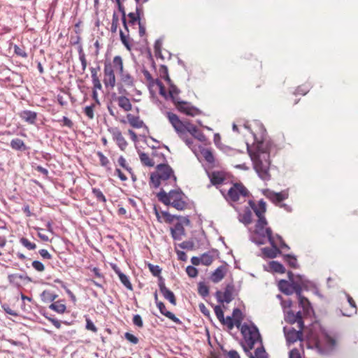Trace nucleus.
<instances>
[{
	"label": "nucleus",
	"instance_id": "1",
	"mask_svg": "<svg viewBox=\"0 0 358 358\" xmlns=\"http://www.w3.org/2000/svg\"><path fill=\"white\" fill-rule=\"evenodd\" d=\"M248 203L258 217L253 230L254 236H255V238H258V240L255 241L258 244H264L266 238L269 240L274 238L271 229L267 227L268 222L264 216V213L266 210V202L263 200H260L256 203L255 201L250 200Z\"/></svg>",
	"mask_w": 358,
	"mask_h": 358
},
{
	"label": "nucleus",
	"instance_id": "2",
	"mask_svg": "<svg viewBox=\"0 0 358 358\" xmlns=\"http://www.w3.org/2000/svg\"><path fill=\"white\" fill-rule=\"evenodd\" d=\"M176 179L173 169L169 164L161 162L157 165L155 171L150 174V183L153 187L157 188L161 185L175 184Z\"/></svg>",
	"mask_w": 358,
	"mask_h": 358
},
{
	"label": "nucleus",
	"instance_id": "3",
	"mask_svg": "<svg viewBox=\"0 0 358 358\" xmlns=\"http://www.w3.org/2000/svg\"><path fill=\"white\" fill-rule=\"evenodd\" d=\"M157 197L164 205L171 206L178 210L186 209L188 205L186 196L180 189L171 190L169 193L162 189L157 193Z\"/></svg>",
	"mask_w": 358,
	"mask_h": 358
},
{
	"label": "nucleus",
	"instance_id": "4",
	"mask_svg": "<svg viewBox=\"0 0 358 358\" xmlns=\"http://www.w3.org/2000/svg\"><path fill=\"white\" fill-rule=\"evenodd\" d=\"M227 186L221 187L220 192L228 202H236L250 195V192L242 182H233L231 180Z\"/></svg>",
	"mask_w": 358,
	"mask_h": 358
},
{
	"label": "nucleus",
	"instance_id": "5",
	"mask_svg": "<svg viewBox=\"0 0 358 358\" xmlns=\"http://www.w3.org/2000/svg\"><path fill=\"white\" fill-rule=\"evenodd\" d=\"M254 169L259 177L263 180L268 181L271 176L269 172L270 155L267 152L258 151L252 157Z\"/></svg>",
	"mask_w": 358,
	"mask_h": 358
},
{
	"label": "nucleus",
	"instance_id": "6",
	"mask_svg": "<svg viewBox=\"0 0 358 358\" xmlns=\"http://www.w3.org/2000/svg\"><path fill=\"white\" fill-rule=\"evenodd\" d=\"M241 332L246 344V346L243 345L245 352H249L253 349L257 342L262 344V340L259 329L254 324L244 323L241 326Z\"/></svg>",
	"mask_w": 358,
	"mask_h": 358
},
{
	"label": "nucleus",
	"instance_id": "7",
	"mask_svg": "<svg viewBox=\"0 0 358 358\" xmlns=\"http://www.w3.org/2000/svg\"><path fill=\"white\" fill-rule=\"evenodd\" d=\"M139 158L143 165L149 167H152L165 159L164 155L157 150H153L150 155L141 152L139 153Z\"/></svg>",
	"mask_w": 358,
	"mask_h": 358
},
{
	"label": "nucleus",
	"instance_id": "8",
	"mask_svg": "<svg viewBox=\"0 0 358 358\" xmlns=\"http://www.w3.org/2000/svg\"><path fill=\"white\" fill-rule=\"evenodd\" d=\"M272 248H264L262 251L264 255L268 258H275L280 253V250L278 248V245L281 247H286L287 245L284 243L283 240L280 236L276 235L275 237L268 240Z\"/></svg>",
	"mask_w": 358,
	"mask_h": 358
},
{
	"label": "nucleus",
	"instance_id": "9",
	"mask_svg": "<svg viewBox=\"0 0 358 358\" xmlns=\"http://www.w3.org/2000/svg\"><path fill=\"white\" fill-rule=\"evenodd\" d=\"M208 175L211 184L216 186L220 189H221V187H226L225 186H227L231 182V180L224 171H214L208 173Z\"/></svg>",
	"mask_w": 358,
	"mask_h": 358
},
{
	"label": "nucleus",
	"instance_id": "10",
	"mask_svg": "<svg viewBox=\"0 0 358 358\" xmlns=\"http://www.w3.org/2000/svg\"><path fill=\"white\" fill-rule=\"evenodd\" d=\"M287 275L296 295L301 294L303 289L308 288V281L303 276L294 275L291 271L287 273Z\"/></svg>",
	"mask_w": 358,
	"mask_h": 358
},
{
	"label": "nucleus",
	"instance_id": "11",
	"mask_svg": "<svg viewBox=\"0 0 358 358\" xmlns=\"http://www.w3.org/2000/svg\"><path fill=\"white\" fill-rule=\"evenodd\" d=\"M108 131L111 134L113 140L116 143L118 148L122 151H124L128 146V142L120 129L118 127H110L108 129Z\"/></svg>",
	"mask_w": 358,
	"mask_h": 358
},
{
	"label": "nucleus",
	"instance_id": "12",
	"mask_svg": "<svg viewBox=\"0 0 358 358\" xmlns=\"http://www.w3.org/2000/svg\"><path fill=\"white\" fill-rule=\"evenodd\" d=\"M175 106L180 112L189 116L194 117L201 114V111L199 108L186 101H178Z\"/></svg>",
	"mask_w": 358,
	"mask_h": 358
},
{
	"label": "nucleus",
	"instance_id": "13",
	"mask_svg": "<svg viewBox=\"0 0 358 358\" xmlns=\"http://www.w3.org/2000/svg\"><path fill=\"white\" fill-rule=\"evenodd\" d=\"M263 194L271 202H273L275 205H279L280 206H282V205H280V203L284 200L287 199L289 196L288 192L287 191L275 192L268 189H264L263 191Z\"/></svg>",
	"mask_w": 358,
	"mask_h": 358
},
{
	"label": "nucleus",
	"instance_id": "14",
	"mask_svg": "<svg viewBox=\"0 0 358 358\" xmlns=\"http://www.w3.org/2000/svg\"><path fill=\"white\" fill-rule=\"evenodd\" d=\"M166 115L169 122L171 124L178 134L183 133V131H185V128L188 122L181 121L176 114L171 112H167Z\"/></svg>",
	"mask_w": 358,
	"mask_h": 358
},
{
	"label": "nucleus",
	"instance_id": "15",
	"mask_svg": "<svg viewBox=\"0 0 358 358\" xmlns=\"http://www.w3.org/2000/svg\"><path fill=\"white\" fill-rule=\"evenodd\" d=\"M234 292V287L231 284H228L224 291L222 292L221 291H217L215 293L216 298L220 303H229L231 302L233 299V294Z\"/></svg>",
	"mask_w": 358,
	"mask_h": 358
},
{
	"label": "nucleus",
	"instance_id": "16",
	"mask_svg": "<svg viewBox=\"0 0 358 358\" xmlns=\"http://www.w3.org/2000/svg\"><path fill=\"white\" fill-rule=\"evenodd\" d=\"M303 317H305L301 311L294 313L292 310H289L285 316V320L290 324L296 323V327L299 329H303L304 322Z\"/></svg>",
	"mask_w": 358,
	"mask_h": 358
},
{
	"label": "nucleus",
	"instance_id": "17",
	"mask_svg": "<svg viewBox=\"0 0 358 358\" xmlns=\"http://www.w3.org/2000/svg\"><path fill=\"white\" fill-rule=\"evenodd\" d=\"M115 69H104L103 83L106 88L113 89L115 85Z\"/></svg>",
	"mask_w": 358,
	"mask_h": 358
},
{
	"label": "nucleus",
	"instance_id": "18",
	"mask_svg": "<svg viewBox=\"0 0 358 358\" xmlns=\"http://www.w3.org/2000/svg\"><path fill=\"white\" fill-rule=\"evenodd\" d=\"M185 131L189 132L194 138H196L202 143H206L207 141V138L205 134L195 125L191 124L190 122H187Z\"/></svg>",
	"mask_w": 358,
	"mask_h": 358
},
{
	"label": "nucleus",
	"instance_id": "19",
	"mask_svg": "<svg viewBox=\"0 0 358 358\" xmlns=\"http://www.w3.org/2000/svg\"><path fill=\"white\" fill-rule=\"evenodd\" d=\"M111 268L115 271V273L118 275L120 280L122 283V285L129 290H133V286L131 283L129 277L124 274L120 268L115 264H110Z\"/></svg>",
	"mask_w": 358,
	"mask_h": 358
},
{
	"label": "nucleus",
	"instance_id": "20",
	"mask_svg": "<svg viewBox=\"0 0 358 358\" xmlns=\"http://www.w3.org/2000/svg\"><path fill=\"white\" fill-rule=\"evenodd\" d=\"M299 306L302 308V315L304 317H307L310 315L313 312V308L308 299L305 296H302L301 294H297Z\"/></svg>",
	"mask_w": 358,
	"mask_h": 358
},
{
	"label": "nucleus",
	"instance_id": "21",
	"mask_svg": "<svg viewBox=\"0 0 358 358\" xmlns=\"http://www.w3.org/2000/svg\"><path fill=\"white\" fill-rule=\"evenodd\" d=\"M159 287L161 293L164 296V297L168 300L171 304L173 306L176 305V299L172 291L169 289L166 286L164 282L162 280H160L159 283Z\"/></svg>",
	"mask_w": 358,
	"mask_h": 358
},
{
	"label": "nucleus",
	"instance_id": "22",
	"mask_svg": "<svg viewBox=\"0 0 358 358\" xmlns=\"http://www.w3.org/2000/svg\"><path fill=\"white\" fill-rule=\"evenodd\" d=\"M227 268L225 266L217 267L210 275V280L214 283L220 282L226 275Z\"/></svg>",
	"mask_w": 358,
	"mask_h": 358
},
{
	"label": "nucleus",
	"instance_id": "23",
	"mask_svg": "<svg viewBox=\"0 0 358 358\" xmlns=\"http://www.w3.org/2000/svg\"><path fill=\"white\" fill-rule=\"evenodd\" d=\"M157 306L162 315H164V316H166V317L170 319L171 321H173L176 324H182V322L179 318L176 317L173 313H172L171 312L168 311L166 310V306L163 302L157 303Z\"/></svg>",
	"mask_w": 358,
	"mask_h": 358
},
{
	"label": "nucleus",
	"instance_id": "24",
	"mask_svg": "<svg viewBox=\"0 0 358 358\" xmlns=\"http://www.w3.org/2000/svg\"><path fill=\"white\" fill-rule=\"evenodd\" d=\"M171 235L175 240H181L185 234V230L182 223L177 222L171 229Z\"/></svg>",
	"mask_w": 358,
	"mask_h": 358
},
{
	"label": "nucleus",
	"instance_id": "25",
	"mask_svg": "<svg viewBox=\"0 0 358 358\" xmlns=\"http://www.w3.org/2000/svg\"><path fill=\"white\" fill-rule=\"evenodd\" d=\"M117 74L120 76V80L125 85L132 86L134 85L133 77L124 70V69H115Z\"/></svg>",
	"mask_w": 358,
	"mask_h": 358
},
{
	"label": "nucleus",
	"instance_id": "26",
	"mask_svg": "<svg viewBox=\"0 0 358 358\" xmlns=\"http://www.w3.org/2000/svg\"><path fill=\"white\" fill-rule=\"evenodd\" d=\"M302 331L303 329H298V330L294 329L288 330L286 333V338L287 342L293 343L299 340H301L303 336Z\"/></svg>",
	"mask_w": 358,
	"mask_h": 358
},
{
	"label": "nucleus",
	"instance_id": "27",
	"mask_svg": "<svg viewBox=\"0 0 358 358\" xmlns=\"http://www.w3.org/2000/svg\"><path fill=\"white\" fill-rule=\"evenodd\" d=\"M279 289L287 295H290L295 292L292 282L286 280H280L278 284Z\"/></svg>",
	"mask_w": 358,
	"mask_h": 358
},
{
	"label": "nucleus",
	"instance_id": "28",
	"mask_svg": "<svg viewBox=\"0 0 358 358\" xmlns=\"http://www.w3.org/2000/svg\"><path fill=\"white\" fill-rule=\"evenodd\" d=\"M19 116L30 124L35 123L37 118V113L31 110H23L19 113Z\"/></svg>",
	"mask_w": 358,
	"mask_h": 358
},
{
	"label": "nucleus",
	"instance_id": "29",
	"mask_svg": "<svg viewBox=\"0 0 358 358\" xmlns=\"http://www.w3.org/2000/svg\"><path fill=\"white\" fill-rule=\"evenodd\" d=\"M127 122L131 127L136 129L142 128L144 126V122L138 116L134 115L133 114L128 113L126 116Z\"/></svg>",
	"mask_w": 358,
	"mask_h": 358
},
{
	"label": "nucleus",
	"instance_id": "30",
	"mask_svg": "<svg viewBox=\"0 0 358 358\" xmlns=\"http://www.w3.org/2000/svg\"><path fill=\"white\" fill-rule=\"evenodd\" d=\"M115 101L117 103L118 106L126 112L130 111L132 109V105L130 100L124 96H119L116 97Z\"/></svg>",
	"mask_w": 358,
	"mask_h": 358
},
{
	"label": "nucleus",
	"instance_id": "31",
	"mask_svg": "<svg viewBox=\"0 0 358 358\" xmlns=\"http://www.w3.org/2000/svg\"><path fill=\"white\" fill-rule=\"evenodd\" d=\"M347 299L350 308L347 309L344 308V309L342 310V313L343 315L350 317L357 313V306L355 301L351 296L347 294Z\"/></svg>",
	"mask_w": 358,
	"mask_h": 358
},
{
	"label": "nucleus",
	"instance_id": "32",
	"mask_svg": "<svg viewBox=\"0 0 358 358\" xmlns=\"http://www.w3.org/2000/svg\"><path fill=\"white\" fill-rule=\"evenodd\" d=\"M58 295L50 290H44L41 294V299L43 303H50L55 300Z\"/></svg>",
	"mask_w": 358,
	"mask_h": 358
},
{
	"label": "nucleus",
	"instance_id": "33",
	"mask_svg": "<svg viewBox=\"0 0 358 358\" xmlns=\"http://www.w3.org/2000/svg\"><path fill=\"white\" fill-rule=\"evenodd\" d=\"M324 343L327 349H333L337 344V338L335 336L325 334L324 335Z\"/></svg>",
	"mask_w": 358,
	"mask_h": 358
},
{
	"label": "nucleus",
	"instance_id": "34",
	"mask_svg": "<svg viewBox=\"0 0 358 358\" xmlns=\"http://www.w3.org/2000/svg\"><path fill=\"white\" fill-rule=\"evenodd\" d=\"M239 220L245 224H249L252 222V213L249 208L244 210L239 215Z\"/></svg>",
	"mask_w": 358,
	"mask_h": 358
},
{
	"label": "nucleus",
	"instance_id": "35",
	"mask_svg": "<svg viewBox=\"0 0 358 358\" xmlns=\"http://www.w3.org/2000/svg\"><path fill=\"white\" fill-rule=\"evenodd\" d=\"M96 155L99 159L100 165L104 167L107 171L110 172L112 171L110 163L107 157H106L101 152L98 151Z\"/></svg>",
	"mask_w": 358,
	"mask_h": 358
},
{
	"label": "nucleus",
	"instance_id": "36",
	"mask_svg": "<svg viewBox=\"0 0 358 358\" xmlns=\"http://www.w3.org/2000/svg\"><path fill=\"white\" fill-rule=\"evenodd\" d=\"M49 308L58 313L62 314L65 312L66 307L62 301H57L54 303H52L49 306Z\"/></svg>",
	"mask_w": 358,
	"mask_h": 358
},
{
	"label": "nucleus",
	"instance_id": "37",
	"mask_svg": "<svg viewBox=\"0 0 358 358\" xmlns=\"http://www.w3.org/2000/svg\"><path fill=\"white\" fill-rule=\"evenodd\" d=\"M268 266L271 271L278 273H285V268L284 266L278 262L271 261L268 264Z\"/></svg>",
	"mask_w": 358,
	"mask_h": 358
},
{
	"label": "nucleus",
	"instance_id": "38",
	"mask_svg": "<svg viewBox=\"0 0 358 358\" xmlns=\"http://www.w3.org/2000/svg\"><path fill=\"white\" fill-rule=\"evenodd\" d=\"M141 6H136V13H129L128 16L129 17V23L131 24H138L140 21V13L141 11Z\"/></svg>",
	"mask_w": 358,
	"mask_h": 358
},
{
	"label": "nucleus",
	"instance_id": "39",
	"mask_svg": "<svg viewBox=\"0 0 358 358\" xmlns=\"http://www.w3.org/2000/svg\"><path fill=\"white\" fill-rule=\"evenodd\" d=\"M10 147L15 150H25L27 149L24 141L20 138H15L10 141Z\"/></svg>",
	"mask_w": 358,
	"mask_h": 358
},
{
	"label": "nucleus",
	"instance_id": "40",
	"mask_svg": "<svg viewBox=\"0 0 358 358\" xmlns=\"http://www.w3.org/2000/svg\"><path fill=\"white\" fill-rule=\"evenodd\" d=\"M201 154L208 163L213 164L215 162L214 155L211 150L203 148L201 150Z\"/></svg>",
	"mask_w": 358,
	"mask_h": 358
},
{
	"label": "nucleus",
	"instance_id": "41",
	"mask_svg": "<svg viewBox=\"0 0 358 358\" xmlns=\"http://www.w3.org/2000/svg\"><path fill=\"white\" fill-rule=\"evenodd\" d=\"M92 83H93V90H102L101 83L96 76V69H92Z\"/></svg>",
	"mask_w": 358,
	"mask_h": 358
},
{
	"label": "nucleus",
	"instance_id": "42",
	"mask_svg": "<svg viewBox=\"0 0 358 358\" xmlns=\"http://www.w3.org/2000/svg\"><path fill=\"white\" fill-rule=\"evenodd\" d=\"M180 93V90L173 85H171L169 89V95L172 99L174 104H176V102L180 101V98L178 96Z\"/></svg>",
	"mask_w": 358,
	"mask_h": 358
},
{
	"label": "nucleus",
	"instance_id": "43",
	"mask_svg": "<svg viewBox=\"0 0 358 358\" xmlns=\"http://www.w3.org/2000/svg\"><path fill=\"white\" fill-rule=\"evenodd\" d=\"M155 215L159 222H162L161 217L164 219L165 222H170L172 221L171 215L167 212H162L161 213L158 212L156 208H155Z\"/></svg>",
	"mask_w": 358,
	"mask_h": 358
},
{
	"label": "nucleus",
	"instance_id": "44",
	"mask_svg": "<svg viewBox=\"0 0 358 358\" xmlns=\"http://www.w3.org/2000/svg\"><path fill=\"white\" fill-rule=\"evenodd\" d=\"M201 264L205 266H210L213 260L214 257L213 255H211L210 253H204L201 256Z\"/></svg>",
	"mask_w": 358,
	"mask_h": 358
},
{
	"label": "nucleus",
	"instance_id": "45",
	"mask_svg": "<svg viewBox=\"0 0 358 358\" xmlns=\"http://www.w3.org/2000/svg\"><path fill=\"white\" fill-rule=\"evenodd\" d=\"M162 40L157 39L154 45L155 48V54L157 57H160L162 59L164 58V56L162 54Z\"/></svg>",
	"mask_w": 358,
	"mask_h": 358
},
{
	"label": "nucleus",
	"instance_id": "46",
	"mask_svg": "<svg viewBox=\"0 0 358 358\" xmlns=\"http://www.w3.org/2000/svg\"><path fill=\"white\" fill-rule=\"evenodd\" d=\"M92 194L96 198L97 201L106 203V198L103 194V192L97 188H92Z\"/></svg>",
	"mask_w": 358,
	"mask_h": 358
},
{
	"label": "nucleus",
	"instance_id": "47",
	"mask_svg": "<svg viewBox=\"0 0 358 358\" xmlns=\"http://www.w3.org/2000/svg\"><path fill=\"white\" fill-rule=\"evenodd\" d=\"M198 293L205 297L209 294V288L204 282H199L198 285Z\"/></svg>",
	"mask_w": 358,
	"mask_h": 358
},
{
	"label": "nucleus",
	"instance_id": "48",
	"mask_svg": "<svg viewBox=\"0 0 358 358\" xmlns=\"http://www.w3.org/2000/svg\"><path fill=\"white\" fill-rule=\"evenodd\" d=\"M20 243L29 250H32L36 248V245L34 243L31 242L27 238L22 237L20 239Z\"/></svg>",
	"mask_w": 358,
	"mask_h": 358
},
{
	"label": "nucleus",
	"instance_id": "49",
	"mask_svg": "<svg viewBox=\"0 0 358 358\" xmlns=\"http://www.w3.org/2000/svg\"><path fill=\"white\" fill-rule=\"evenodd\" d=\"M118 164L129 173H132V169L129 166L126 159L123 156H120L117 159Z\"/></svg>",
	"mask_w": 358,
	"mask_h": 358
},
{
	"label": "nucleus",
	"instance_id": "50",
	"mask_svg": "<svg viewBox=\"0 0 358 358\" xmlns=\"http://www.w3.org/2000/svg\"><path fill=\"white\" fill-rule=\"evenodd\" d=\"M115 2L117 3V5L119 11L122 15V23H123V25H124V28L126 29H127V21H126V14H125V11H124V8L123 5L122 4L120 0H115Z\"/></svg>",
	"mask_w": 358,
	"mask_h": 358
},
{
	"label": "nucleus",
	"instance_id": "51",
	"mask_svg": "<svg viewBox=\"0 0 358 358\" xmlns=\"http://www.w3.org/2000/svg\"><path fill=\"white\" fill-rule=\"evenodd\" d=\"M13 51L15 54L19 57H22L26 58L27 57V54L26 50L23 46H19L17 45H13Z\"/></svg>",
	"mask_w": 358,
	"mask_h": 358
},
{
	"label": "nucleus",
	"instance_id": "52",
	"mask_svg": "<svg viewBox=\"0 0 358 358\" xmlns=\"http://www.w3.org/2000/svg\"><path fill=\"white\" fill-rule=\"evenodd\" d=\"M285 259L291 267L294 268H297V259L294 257L290 255H287L285 257Z\"/></svg>",
	"mask_w": 358,
	"mask_h": 358
},
{
	"label": "nucleus",
	"instance_id": "53",
	"mask_svg": "<svg viewBox=\"0 0 358 358\" xmlns=\"http://www.w3.org/2000/svg\"><path fill=\"white\" fill-rule=\"evenodd\" d=\"M255 358H267V353L263 346L257 348L255 351Z\"/></svg>",
	"mask_w": 358,
	"mask_h": 358
},
{
	"label": "nucleus",
	"instance_id": "54",
	"mask_svg": "<svg viewBox=\"0 0 358 358\" xmlns=\"http://www.w3.org/2000/svg\"><path fill=\"white\" fill-rule=\"evenodd\" d=\"M118 23H119V17H118L117 15L115 13H114L113 15L112 23H111V27H110V30L113 33H115L117 31Z\"/></svg>",
	"mask_w": 358,
	"mask_h": 358
},
{
	"label": "nucleus",
	"instance_id": "55",
	"mask_svg": "<svg viewBox=\"0 0 358 358\" xmlns=\"http://www.w3.org/2000/svg\"><path fill=\"white\" fill-rule=\"evenodd\" d=\"M78 55H79V59L81 62L82 67H86L87 66V61L85 59V55L83 52L82 45H79V47L78 48Z\"/></svg>",
	"mask_w": 358,
	"mask_h": 358
},
{
	"label": "nucleus",
	"instance_id": "56",
	"mask_svg": "<svg viewBox=\"0 0 358 358\" xmlns=\"http://www.w3.org/2000/svg\"><path fill=\"white\" fill-rule=\"evenodd\" d=\"M148 268H149V270L152 273V274L154 275V276H159L160 275V273L162 272V269L160 268V267L157 265H153L152 264H148Z\"/></svg>",
	"mask_w": 358,
	"mask_h": 358
},
{
	"label": "nucleus",
	"instance_id": "57",
	"mask_svg": "<svg viewBox=\"0 0 358 358\" xmlns=\"http://www.w3.org/2000/svg\"><path fill=\"white\" fill-rule=\"evenodd\" d=\"M95 107V104H92L90 106H86L84 109L85 114L88 117L89 119L92 120L94 118V109Z\"/></svg>",
	"mask_w": 358,
	"mask_h": 358
},
{
	"label": "nucleus",
	"instance_id": "58",
	"mask_svg": "<svg viewBox=\"0 0 358 358\" xmlns=\"http://www.w3.org/2000/svg\"><path fill=\"white\" fill-rule=\"evenodd\" d=\"M180 138L189 147L191 148L193 144V140L189 138L187 134V131H183V133H179L178 134Z\"/></svg>",
	"mask_w": 358,
	"mask_h": 358
},
{
	"label": "nucleus",
	"instance_id": "59",
	"mask_svg": "<svg viewBox=\"0 0 358 358\" xmlns=\"http://www.w3.org/2000/svg\"><path fill=\"white\" fill-rule=\"evenodd\" d=\"M32 267L38 272H43L45 271V266L42 262L38 260H34L31 263Z\"/></svg>",
	"mask_w": 358,
	"mask_h": 358
},
{
	"label": "nucleus",
	"instance_id": "60",
	"mask_svg": "<svg viewBox=\"0 0 358 358\" xmlns=\"http://www.w3.org/2000/svg\"><path fill=\"white\" fill-rule=\"evenodd\" d=\"M222 324L226 325L229 330H231L234 327V320L232 317L227 316L226 318L224 317V322H220Z\"/></svg>",
	"mask_w": 358,
	"mask_h": 358
},
{
	"label": "nucleus",
	"instance_id": "61",
	"mask_svg": "<svg viewBox=\"0 0 358 358\" xmlns=\"http://www.w3.org/2000/svg\"><path fill=\"white\" fill-rule=\"evenodd\" d=\"M215 313L220 322H224V312L220 306H215L214 308Z\"/></svg>",
	"mask_w": 358,
	"mask_h": 358
},
{
	"label": "nucleus",
	"instance_id": "62",
	"mask_svg": "<svg viewBox=\"0 0 358 358\" xmlns=\"http://www.w3.org/2000/svg\"><path fill=\"white\" fill-rule=\"evenodd\" d=\"M85 320H86V329L89 331L94 332V333H96L98 329L96 327V326L94 324L92 321L88 317H86Z\"/></svg>",
	"mask_w": 358,
	"mask_h": 358
},
{
	"label": "nucleus",
	"instance_id": "63",
	"mask_svg": "<svg viewBox=\"0 0 358 358\" xmlns=\"http://www.w3.org/2000/svg\"><path fill=\"white\" fill-rule=\"evenodd\" d=\"M92 271L94 273L96 278L102 281V282H106L104 275L101 272L99 268L94 267Z\"/></svg>",
	"mask_w": 358,
	"mask_h": 358
},
{
	"label": "nucleus",
	"instance_id": "64",
	"mask_svg": "<svg viewBox=\"0 0 358 358\" xmlns=\"http://www.w3.org/2000/svg\"><path fill=\"white\" fill-rule=\"evenodd\" d=\"M186 272L190 278H195L198 275L197 269L192 266H188L186 268Z\"/></svg>",
	"mask_w": 358,
	"mask_h": 358
}]
</instances>
